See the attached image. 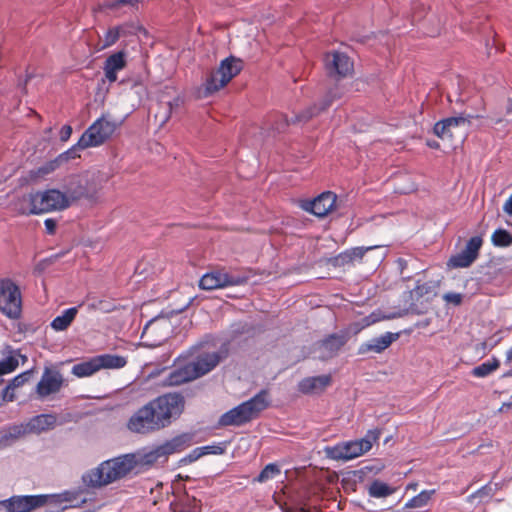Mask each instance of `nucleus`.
Returning <instances> with one entry per match:
<instances>
[{
    "label": "nucleus",
    "mask_w": 512,
    "mask_h": 512,
    "mask_svg": "<svg viewBox=\"0 0 512 512\" xmlns=\"http://www.w3.org/2000/svg\"><path fill=\"white\" fill-rule=\"evenodd\" d=\"M185 399L180 393L160 395L137 409L129 418V431L148 435L169 427L183 413Z\"/></svg>",
    "instance_id": "1"
},
{
    "label": "nucleus",
    "mask_w": 512,
    "mask_h": 512,
    "mask_svg": "<svg viewBox=\"0 0 512 512\" xmlns=\"http://www.w3.org/2000/svg\"><path fill=\"white\" fill-rule=\"evenodd\" d=\"M135 471V454L128 453L103 461L97 467L84 473L82 481L87 487L100 488L126 477L131 472L135 473Z\"/></svg>",
    "instance_id": "2"
},
{
    "label": "nucleus",
    "mask_w": 512,
    "mask_h": 512,
    "mask_svg": "<svg viewBox=\"0 0 512 512\" xmlns=\"http://www.w3.org/2000/svg\"><path fill=\"white\" fill-rule=\"evenodd\" d=\"M69 202L62 191L47 189L22 195L15 203V209L21 215H40L52 211H62Z\"/></svg>",
    "instance_id": "3"
},
{
    "label": "nucleus",
    "mask_w": 512,
    "mask_h": 512,
    "mask_svg": "<svg viewBox=\"0 0 512 512\" xmlns=\"http://www.w3.org/2000/svg\"><path fill=\"white\" fill-rule=\"evenodd\" d=\"M269 405V392L262 389L254 397L222 414L218 423L222 427L242 426L257 419Z\"/></svg>",
    "instance_id": "4"
},
{
    "label": "nucleus",
    "mask_w": 512,
    "mask_h": 512,
    "mask_svg": "<svg viewBox=\"0 0 512 512\" xmlns=\"http://www.w3.org/2000/svg\"><path fill=\"white\" fill-rule=\"evenodd\" d=\"M188 446V437L186 435H178L146 453H134L136 460L135 474L148 470L160 459L166 460L169 455L181 452Z\"/></svg>",
    "instance_id": "5"
},
{
    "label": "nucleus",
    "mask_w": 512,
    "mask_h": 512,
    "mask_svg": "<svg viewBox=\"0 0 512 512\" xmlns=\"http://www.w3.org/2000/svg\"><path fill=\"white\" fill-rule=\"evenodd\" d=\"M380 430H369L365 437L354 440L338 443L333 447H327V456L333 460H351L357 458L368 452L373 443L379 439Z\"/></svg>",
    "instance_id": "6"
},
{
    "label": "nucleus",
    "mask_w": 512,
    "mask_h": 512,
    "mask_svg": "<svg viewBox=\"0 0 512 512\" xmlns=\"http://www.w3.org/2000/svg\"><path fill=\"white\" fill-rule=\"evenodd\" d=\"M116 129V122L110 121L105 116H102L85 130L76 145L72 147V150H84L90 147H98L110 139Z\"/></svg>",
    "instance_id": "7"
},
{
    "label": "nucleus",
    "mask_w": 512,
    "mask_h": 512,
    "mask_svg": "<svg viewBox=\"0 0 512 512\" xmlns=\"http://www.w3.org/2000/svg\"><path fill=\"white\" fill-rule=\"evenodd\" d=\"M242 69L243 62L239 58L229 56L222 60L219 67L206 79V94H212L225 87Z\"/></svg>",
    "instance_id": "8"
},
{
    "label": "nucleus",
    "mask_w": 512,
    "mask_h": 512,
    "mask_svg": "<svg viewBox=\"0 0 512 512\" xmlns=\"http://www.w3.org/2000/svg\"><path fill=\"white\" fill-rule=\"evenodd\" d=\"M127 365V358L114 354H101L86 361L75 364L72 374L79 377H89L101 369H121Z\"/></svg>",
    "instance_id": "9"
},
{
    "label": "nucleus",
    "mask_w": 512,
    "mask_h": 512,
    "mask_svg": "<svg viewBox=\"0 0 512 512\" xmlns=\"http://www.w3.org/2000/svg\"><path fill=\"white\" fill-rule=\"evenodd\" d=\"M342 96V89L338 85H335L328 90L319 105L314 104L306 108L304 111L291 118V120L283 118L281 123L278 124L274 129L278 132H283L285 128L290 124L306 123L313 117L328 109L335 100L340 99Z\"/></svg>",
    "instance_id": "10"
},
{
    "label": "nucleus",
    "mask_w": 512,
    "mask_h": 512,
    "mask_svg": "<svg viewBox=\"0 0 512 512\" xmlns=\"http://www.w3.org/2000/svg\"><path fill=\"white\" fill-rule=\"evenodd\" d=\"M22 308L21 292L11 279L0 280V311L11 319L19 318Z\"/></svg>",
    "instance_id": "11"
},
{
    "label": "nucleus",
    "mask_w": 512,
    "mask_h": 512,
    "mask_svg": "<svg viewBox=\"0 0 512 512\" xmlns=\"http://www.w3.org/2000/svg\"><path fill=\"white\" fill-rule=\"evenodd\" d=\"M247 280L248 277L245 275H235L225 269H218L204 274L199 280V287L203 290L221 289L242 285Z\"/></svg>",
    "instance_id": "12"
},
{
    "label": "nucleus",
    "mask_w": 512,
    "mask_h": 512,
    "mask_svg": "<svg viewBox=\"0 0 512 512\" xmlns=\"http://www.w3.org/2000/svg\"><path fill=\"white\" fill-rule=\"evenodd\" d=\"M326 74L335 80L351 76L354 71L353 60L344 52L331 51L324 56Z\"/></svg>",
    "instance_id": "13"
},
{
    "label": "nucleus",
    "mask_w": 512,
    "mask_h": 512,
    "mask_svg": "<svg viewBox=\"0 0 512 512\" xmlns=\"http://www.w3.org/2000/svg\"><path fill=\"white\" fill-rule=\"evenodd\" d=\"M49 499V495H15L1 500L0 506L6 512H32L45 506Z\"/></svg>",
    "instance_id": "14"
},
{
    "label": "nucleus",
    "mask_w": 512,
    "mask_h": 512,
    "mask_svg": "<svg viewBox=\"0 0 512 512\" xmlns=\"http://www.w3.org/2000/svg\"><path fill=\"white\" fill-rule=\"evenodd\" d=\"M170 334V323L164 318H154L146 323L143 328L141 339L147 347L161 345Z\"/></svg>",
    "instance_id": "15"
},
{
    "label": "nucleus",
    "mask_w": 512,
    "mask_h": 512,
    "mask_svg": "<svg viewBox=\"0 0 512 512\" xmlns=\"http://www.w3.org/2000/svg\"><path fill=\"white\" fill-rule=\"evenodd\" d=\"M479 115L460 114L455 117H448L435 123L434 134L442 140L454 141L456 139V130L460 127L471 125L473 118H479Z\"/></svg>",
    "instance_id": "16"
},
{
    "label": "nucleus",
    "mask_w": 512,
    "mask_h": 512,
    "mask_svg": "<svg viewBox=\"0 0 512 512\" xmlns=\"http://www.w3.org/2000/svg\"><path fill=\"white\" fill-rule=\"evenodd\" d=\"M482 244L483 240L480 236L471 237L465 248L449 259L448 266L452 268L469 267L478 258Z\"/></svg>",
    "instance_id": "17"
},
{
    "label": "nucleus",
    "mask_w": 512,
    "mask_h": 512,
    "mask_svg": "<svg viewBox=\"0 0 512 512\" xmlns=\"http://www.w3.org/2000/svg\"><path fill=\"white\" fill-rule=\"evenodd\" d=\"M63 383V375L58 370L45 368L40 381L36 385L38 398L44 399L51 394L58 393Z\"/></svg>",
    "instance_id": "18"
},
{
    "label": "nucleus",
    "mask_w": 512,
    "mask_h": 512,
    "mask_svg": "<svg viewBox=\"0 0 512 512\" xmlns=\"http://www.w3.org/2000/svg\"><path fill=\"white\" fill-rule=\"evenodd\" d=\"M347 341L348 338L345 334L332 333L326 336L317 343L319 358L328 360L335 357Z\"/></svg>",
    "instance_id": "19"
},
{
    "label": "nucleus",
    "mask_w": 512,
    "mask_h": 512,
    "mask_svg": "<svg viewBox=\"0 0 512 512\" xmlns=\"http://www.w3.org/2000/svg\"><path fill=\"white\" fill-rule=\"evenodd\" d=\"M224 356L220 352L202 353L188 364L193 374H197V378H199L213 370Z\"/></svg>",
    "instance_id": "20"
},
{
    "label": "nucleus",
    "mask_w": 512,
    "mask_h": 512,
    "mask_svg": "<svg viewBox=\"0 0 512 512\" xmlns=\"http://www.w3.org/2000/svg\"><path fill=\"white\" fill-rule=\"evenodd\" d=\"M127 66V52L125 50L117 51L109 55L104 61L103 71L105 78L109 83L117 81V73Z\"/></svg>",
    "instance_id": "21"
},
{
    "label": "nucleus",
    "mask_w": 512,
    "mask_h": 512,
    "mask_svg": "<svg viewBox=\"0 0 512 512\" xmlns=\"http://www.w3.org/2000/svg\"><path fill=\"white\" fill-rule=\"evenodd\" d=\"M63 194L66 196L69 206L82 198H88L89 193L86 186L83 184L80 175H70L64 184Z\"/></svg>",
    "instance_id": "22"
},
{
    "label": "nucleus",
    "mask_w": 512,
    "mask_h": 512,
    "mask_svg": "<svg viewBox=\"0 0 512 512\" xmlns=\"http://www.w3.org/2000/svg\"><path fill=\"white\" fill-rule=\"evenodd\" d=\"M336 203V195L333 192H324L310 202L306 208L317 217H324L332 211Z\"/></svg>",
    "instance_id": "23"
},
{
    "label": "nucleus",
    "mask_w": 512,
    "mask_h": 512,
    "mask_svg": "<svg viewBox=\"0 0 512 512\" xmlns=\"http://www.w3.org/2000/svg\"><path fill=\"white\" fill-rule=\"evenodd\" d=\"M398 337V333L386 332L380 337L373 338L369 342L361 344L359 347V354H365L370 351L381 353L396 341Z\"/></svg>",
    "instance_id": "24"
},
{
    "label": "nucleus",
    "mask_w": 512,
    "mask_h": 512,
    "mask_svg": "<svg viewBox=\"0 0 512 512\" xmlns=\"http://www.w3.org/2000/svg\"><path fill=\"white\" fill-rule=\"evenodd\" d=\"M332 382L331 375L306 377L298 384V390L303 394H312L324 391Z\"/></svg>",
    "instance_id": "25"
},
{
    "label": "nucleus",
    "mask_w": 512,
    "mask_h": 512,
    "mask_svg": "<svg viewBox=\"0 0 512 512\" xmlns=\"http://www.w3.org/2000/svg\"><path fill=\"white\" fill-rule=\"evenodd\" d=\"M197 379V374H193L189 364L177 367L167 374L163 380L164 386H178L183 383Z\"/></svg>",
    "instance_id": "26"
},
{
    "label": "nucleus",
    "mask_w": 512,
    "mask_h": 512,
    "mask_svg": "<svg viewBox=\"0 0 512 512\" xmlns=\"http://www.w3.org/2000/svg\"><path fill=\"white\" fill-rule=\"evenodd\" d=\"M57 418L53 414H40L32 417L23 432L41 433L55 427Z\"/></svg>",
    "instance_id": "27"
},
{
    "label": "nucleus",
    "mask_w": 512,
    "mask_h": 512,
    "mask_svg": "<svg viewBox=\"0 0 512 512\" xmlns=\"http://www.w3.org/2000/svg\"><path fill=\"white\" fill-rule=\"evenodd\" d=\"M32 376V370H27L15 376L3 389V401L12 402L16 399V389L27 383Z\"/></svg>",
    "instance_id": "28"
},
{
    "label": "nucleus",
    "mask_w": 512,
    "mask_h": 512,
    "mask_svg": "<svg viewBox=\"0 0 512 512\" xmlns=\"http://www.w3.org/2000/svg\"><path fill=\"white\" fill-rule=\"evenodd\" d=\"M78 313L77 307H71L62 312L61 315L55 317L51 322V327L55 331H64L66 330L70 324L75 319Z\"/></svg>",
    "instance_id": "29"
},
{
    "label": "nucleus",
    "mask_w": 512,
    "mask_h": 512,
    "mask_svg": "<svg viewBox=\"0 0 512 512\" xmlns=\"http://www.w3.org/2000/svg\"><path fill=\"white\" fill-rule=\"evenodd\" d=\"M73 150L70 149L67 152L60 154L57 158L54 160H50L43 164L42 166L38 167L37 170L34 172V175L37 177H44L52 172H54L63 161H66L70 158V153Z\"/></svg>",
    "instance_id": "30"
},
{
    "label": "nucleus",
    "mask_w": 512,
    "mask_h": 512,
    "mask_svg": "<svg viewBox=\"0 0 512 512\" xmlns=\"http://www.w3.org/2000/svg\"><path fill=\"white\" fill-rule=\"evenodd\" d=\"M394 492L395 488L390 487L380 480H374L368 489L369 495L374 498H385L392 495Z\"/></svg>",
    "instance_id": "31"
},
{
    "label": "nucleus",
    "mask_w": 512,
    "mask_h": 512,
    "mask_svg": "<svg viewBox=\"0 0 512 512\" xmlns=\"http://www.w3.org/2000/svg\"><path fill=\"white\" fill-rule=\"evenodd\" d=\"M124 33V27L121 25L110 27L104 34L103 43L99 47V51L107 49L120 39L121 35Z\"/></svg>",
    "instance_id": "32"
},
{
    "label": "nucleus",
    "mask_w": 512,
    "mask_h": 512,
    "mask_svg": "<svg viewBox=\"0 0 512 512\" xmlns=\"http://www.w3.org/2000/svg\"><path fill=\"white\" fill-rule=\"evenodd\" d=\"M435 489L423 490L418 495L412 497L405 504V508H421L428 504L432 496L435 494Z\"/></svg>",
    "instance_id": "33"
},
{
    "label": "nucleus",
    "mask_w": 512,
    "mask_h": 512,
    "mask_svg": "<svg viewBox=\"0 0 512 512\" xmlns=\"http://www.w3.org/2000/svg\"><path fill=\"white\" fill-rule=\"evenodd\" d=\"M499 365V361L495 358L493 360H488L474 367L472 370V375L478 378L486 377L497 370Z\"/></svg>",
    "instance_id": "34"
},
{
    "label": "nucleus",
    "mask_w": 512,
    "mask_h": 512,
    "mask_svg": "<svg viewBox=\"0 0 512 512\" xmlns=\"http://www.w3.org/2000/svg\"><path fill=\"white\" fill-rule=\"evenodd\" d=\"M281 474V469L279 465L276 463L267 464L259 473V475L255 478V481L259 483H265L269 480L274 479L275 477Z\"/></svg>",
    "instance_id": "35"
},
{
    "label": "nucleus",
    "mask_w": 512,
    "mask_h": 512,
    "mask_svg": "<svg viewBox=\"0 0 512 512\" xmlns=\"http://www.w3.org/2000/svg\"><path fill=\"white\" fill-rule=\"evenodd\" d=\"M491 239L493 244L499 247H508L512 244V235L504 229L495 230Z\"/></svg>",
    "instance_id": "36"
},
{
    "label": "nucleus",
    "mask_w": 512,
    "mask_h": 512,
    "mask_svg": "<svg viewBox=\"0 0 512 512\" xmlns=\"http://www.w3.org/2000/svg\"><path fill=\"white\" fill-rule=\"evenodd\" d=\"M200 508L195 498L185 499L176 505L174 512H199Z\"/></svg>",
    "instance_id": "37"
},
{
    "label": "nucleus",
    "mask_w": 512,
    "mask_h": 512,
    "mask_svg": "<svg viewBox=\"0 0 512 512\" xmlns=\"http://www.w3.org/2000/svg\"><path fill=\"white\" fill-rule=\"evenodd\" d=\"M139 3V0H110L105 1L102 4V8L109 10H118L123 6H131L136 7Z\"/></svg>",
    "instance_id": "38"
},
{
    "label": "nucleus",
    "mask_w": 512,
    "mask_h": 512,
    "mask_svg": "<svg viewBox=\"0 0 512 512\" xmlns=\"http://www.w3.org/2000/svg\"><path fill=\"white\" fill-rule=\"evenodd\" d=\"M377 246H370V247H355V248H352L351 250H348L344 253L343 257L347 260V261H353L355 259H362L365 255V253L367 251H370L374 248H376Z\"/></svg>",
    "instance_id": "39"
},
{
    "label": "nucleus",
    "mask_w": 512,
    "mask_h": 512,
    "mask_svg": "<svg viewBox=\"0 0 512 512\" xmlns=\"http://www.w3.org/2000/svg\"><path fill=\"white\" fill-rule=\"evenodd\" d=\"M178 105H179L178 99H175L173 102H171V101L167 102L164 107V110H165L164 114L163 115L156 114V118H159L161 125L165 124L169 120L173 108L177 107Z\"/></svg>",
    "instance_id": "40"
},
{
    "label": "nucleus",
    "mask_w": 512,
    "mask_h": 512,
    "mask_svg": "<svg viewBox=\"0 0 512 512\" xmlns=\"http://www.w3.org/2000/svg\"><path fill=\"white\" fill-rule=\"evenodd\" d=\"M201 448H207V449H203V451L205 452V455H208V454L221 455L225 452V445L223 443L202 446Z\"/></svg>",
    "instance_id": "41"
},
{
    "label": "nucleus",
    "mask_w": 512,
    "mask_h": 512,
    "mask_svg": "<svg viewBox=\"0 0 512 512\" xmlns=\"http://www.w3.org/2000/svg\"><path fill=\"white\" fill-rule=\"evenodd\" d=\"M204 448H201V447H197L195 449H193L184 459L183 461L185 462H188V463H192L196 460H198L199 458H201L202 456L205 455V452L203 451Z\"/></svg>",
    "instance_id": "42"
},
{
    "label": "nucleus",
    "mask_w": 512,
    "mask_h": 512,
    "mask_svg": "<svg viewBox=\"0 0 512 512\" xmlns=\"http://www.w3.org/2000/svg\"><path fill=\"white\" fill-rule=\"evenodd\" d=\"M443 299L447 302V303H451L455 306H458L462 303V300H463V296L462 294L460 293H453V292H450V293H446L444 296H443Z\"/></svg>",
    "instance_id": "43"
},
{
    "label": "nucleus",
    "mask_w": 512,
    "mask_h": 512,
    "mask_svg": "<svg viewBox=\"0 0 512 512\" xmlns=\"http://www.w3.org/2000/svg\"><path fill=\"white\" fill-rule=\"evenodd\" d=\"M46 232L50 235H53L56 232L57 221L53 218H47L44 221Z\"/></svg>",
    "instance_id": "44"
},
{
    "label": "nucleus",
    "mask_w": 512,
    "mask_h": 512,
    "mask_svg": "<svg viewBox=\"0 0 512 512\" xmlns=\"http://www.w3.org/2000/svg\"><path fill=\"white\" fill-rule=\"evenodd\" d=\"M89 306L91 309H94V310H102L105 312H108L111 310V308L108 307L107 303L103 300H98L96 302H93Z\"/></svg>",
    "instance_id": "45"
},
{
    "label": "nucleus",
    "mask_w": 512,
    "mask_h": 512,
    "mask_svg": "<svg viewBox=\"0 0 512 512\" xmlns=\"http://www.w3.org/2000/svg\"><path fill=\"white\" fill-rule=\"evenodd\" d=\"M72 134V127L70 125H64L60 130L61 141H67Z\"/></svg>",
    "instance_id": "46"
},
{
    "label": "nucleus",
    "mask_w": 512,
    "mask_h": 512,
    "mask_svg": "<svg viewBox=\"0 0 512 512\" xmlns=\"http://www.w3.org/2000/svg\"><path fill=\"white\" fill-rule=\"evenodd\" d=\"M429 285L427 283L418 284L415 288L416 294L423 296L424 294L429 292Z\"/></svg>",
    "instance_id": "47"
},
{
    "label": "nucleus",
    "mask_w": 512,
    "mask_h": 512,
    "mask_svg": "<svg viewBox=\"0 0 512 512\" xmlns=\"http://www.w3.org/2000/svg\"><path fill=\"white\" fill-rule=\"evenodd\" d=\"M379 320H380V318H378V317L375 315V313H372V314L368 315L367 317H365V318L363 319V321H364V325H365V326H369V325H371V324H374V323H376V322H377V321H379Z\"/></svg>",
    "instance_id": "48"
},
{
    "label": "nucleus",
    "mask_w": 512,
    "mask_h": 512,
    "mask_svg": "<svg viewBox=\"0 0 512 512\" xmlns=\"http://www.w3.org/2000/svg\"><path fill=\"white\" fill-rule=\"evenodd\" d=\"M503 210L508 215L512 216V194L508 197L503 205Z\"/></svg>",
    "instance_id": "49"
},
{
    "label": "nucleus",
    "mask_w": 512,
    "mask_h": 512,
    "mask_svg": "<svg viewBox=\"0 0 512 512\" xmlns=\"http://www.w3.org/2000/svg\"><path fill=\"white\" fill-rule=\"evenodd\" d=\"M507 114H512V99H510V106L507 108Z\"/></svg>",
    "instance_id": "50"
},
{
    "label": "nucleus",
    "mask_w": 512,
    "mask_h": 512,
    "mask_svg": "<svg viewBox=\"0 0 512 512\" xmlns=\"http://www.w3.org/2000/svg\"><path fill=\"white\" fill-rule=\"evenodd\" d=\"M237 170H238V172L241 174L242 166H241V165H238Z\"/></svg>",
    "instance_id": "51"
},
{
    "label": "nucleus",
    "mask_w": 512,
    "mask_h": 512,
    "mask_svg": "<svg viewBox=\"0 0 512 512\" xmlns=\"http://www.w3.org/2000/svg\"><path fill=\"white\" fill-rule=\"evenodd\" d=\"M501 122H502V119H501V118H499V119L495 120V123H496V124L501 123Z\"/></svg>",
    "instance_id": "52"
},
{
    "label": "nucleus",
    "mask_w": 512,
    "mask_h": 512,
    "mask_svg": "<svg viewBox=\"0 0 512 512\" xmlns=\"http://www.w3.org/2000/svg\"><path fill=\"white\" fill-rule=\"evenodd\" d=\"M416 486H417L416 484H414V485H409V486H408V488H413V489H415V488H416Z\"/></svg>",
    "instance_id": "53"
},
{
    "label": "nucleus",
    "mask_w": 512,
    "mask_h": 512,
    "mask_svg": "<svg viewBox=\"0 0 512 512\" xmlns=\"http://www.w3.org/2000/svg\"><path fill=\"white\" fill-rule=\"evenodd\" d=\"M301 512H310V511H309L308 509H304V508H302V509H301Z\"/></svg>",
    "instance_id": "54"
},
{
    "label": "nucleus",
    "mask_w": 512,
    "mask_h": 512,
    "mask_svg": "<svg viewBox=\"0 0 512 512\" xmlns=\"http://www.w3.org/2000/svg\"><path fill=\"white\" fill-rule=\"evenodd\" d=\"M466 137V133H462L461 138L462 140Z\"/></svg>",
    "instance_id": "55"
},
{
    "label": "nucleus",
    "mask_w": 512,
    "mask_h": 512,
    "mask_svg": "<svg viewBox=\"0 0 512 512\" xmlns=\"http://www.w3.org/2000/svg\"><path fill=\"white\" fill-rule=\"evenodd\" d=\"M3 402H4L3 400H2V401H0V405H2V404H3Z\"/></svg>",
    "instance_id": "56"
},
{
    "label": "nucleus",
    "mask_w": 512,
    "mask_h": 512,
    "mask_svg": "<svg viewBox=\"0 0 512 512\" xmlns=\"http://www.w3.org/2000/svg\"><path fill=\"white\" fill-rule=\"evenodd\" d=\"M3 402H4L3 400H2V401H0V405H2V404H3Z\"/></svg>",
    "instance_id": "57"
}]
</instances>
